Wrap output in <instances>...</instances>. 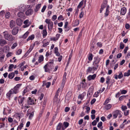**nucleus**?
<instances>
[{"mask_svg": "<svg viewBox=\"0 0 130 130\" xmlns=\"http://www.w3.org/2000/svg\"><path fill=\"white\" fill-rule=\"evenodd\" d=\"M4 37L5 39L8 41H12L15 40V38L11 34L8 33L7 31L3 32Z\"/></svg>", "mask_w": 130, "mask_h": 130, "instance_id": "nucleus-1", "label": "nucleus"}, {"mask_svg": "<svg viewBox=\"0 0 130 130\" xmlns=\"http://www.w3.org/2000/svg\"><path fill=\"white\" fill-rule=\"evenodd\" d=\"M45 22L48 25V28L49 31H51L53 27V24L52 22L50 19H46L45 20Z\"/></svg>", "mask_w": 130, "mask_h": 130, "instance_id": "nucleus-2", "label": "nucleus"}, {"mask_svg": "<svg viewBox=\"0 0 130 130\" xmlns=\"http://www.w3.org/2000/svg\"><path fill=\"white\" fill-rule=\"evenodd\" d=\"M94 59V61L93 65L94 66L93 67H96L97 69L99 67L98 64L100 61L101 59L99 58L98 56H97L95 57Z\"/></svg>", "mask_w": 130, "mask_h": 130, "instance_id": "nucleus-3", "label": "nucleus"}, {"mask_svg": "<svg viewBox=\"0 0 130 130\" xmlns=\"http://www.w3.org/2000/svg\"><path fill=\"white\" fill-rule=\"evenodd\" d=\"M22 85V84H18L16 85L13 89H11L13 93L16 94L19 92V89Z\"/></svg>", "mask_w": 130, "mask_h": 130, "instance_id": "nucleus-4", "label": "nucleus"}, {"mask_svg": "<svg viewBox=\"0 0 130 130\" xmlns=\"http://www.w3.org/2000/svg\"><path fill=\"white\" fill-rule=\"evenodd\" d=\"M121 111L118 110H117L114 111L113 115V118L114 119L116 118L118 115H119V118L122 117V115L121 114Z\"/></svg>", "mask_w": 130, "mask_h": 130, "instance_id": "nucleus-5", "label": "nucleus"}, {"mask_svg": "<svg viewBox=\"0 0 130 130\" xmlns=\"http://www.w3.org/2000/svg\"><path fill=\"white\" fill-rule=\"evenodd\" d=\"M3 113L4 115H7L11 113V110L9 107L7 106L4 108Z\"/></svg>", "mask_w": 130, "mask_h": 130, "instance_id": "nucleus-6", "label": "nucleus"}, {"mask_svg": "<svg viewBox=\"0 0 130 130\" xmlns=\"http://www.w3.org/2000/svg\"><path fill=\"white\" fill-rule=\"evenodd\" d=\"M107 1L106 0L104 1L103 3L101 5V8L100 10V12L101 13L102 11L103 10V9L106 7H107L108 5H107Z\"/></svg>", "mask_w": 130, "mask_h": 130, "instance_id": "nucleus-7", "label": "nucleus"}, {"mask_svg": "<svg viewBox=\"0 0 130 130\" xmlns=\"http://www.w3.org/2000/svg\"><path fill=\"white\" fill-rule=\"evenodd\" d=\"M85 82L86 80L84 79L80 83L82 88L85 89L87 88V85Z\"/></svg>", "mask_w": 130, "mask_h": 130, "instance_id": "nucleus-8", "label": "nucleus"}, {"mask_svg": "<svg viewBox=\"0 0 130 130\" xmlns=\"http://www.w3.org/2000/svg\"><path fill=\"white\" fill-rule=\"evenodd\" d=\"M27 7H28V8H29L30 6V5H27L26 6V5H21L20 6L19 9V10L21 11H25V10L27 8Z\"/></svg>", "mask_w": 130, "mask_h": 130, "instance_id": "nucleus-9", "label": "nucleus"}, {"mask_svg": "<svg viewBox=\"0 0 130 130\" xmlns=\"http://www.w3.org/2000/svg\"><path fill=\"white\" fill-rule=\"evenodd\" d=\"M7 43V41L5 39L1 38L0 39V45L3 46Z\"/></svg>", "mask_w": 130, "mask_h": 130, "instance_id": "nucleus-10", "label": "nucleus"}, {"mask_svg": "<svg viewBox=\"0 0 130 130\" xmlns=\"http://www.w3.org/2000/svg\"><path fill=\"white\" fill-rule=\"evenodd\" d=\"M97 70V68L95 67H93L92 68L91 67H89L86 70V72L87 74L88 73H91L92 70Z\"/></svg>", "mask_w": 130, "mask_h": 130, "instance_id": "nucleus-11", "label": "nucleus"}, {"mask_svg": "<svg viewBox=\"0 0 130 130\" xmlns=\"http://www.w3.org/2000/svg\"><path fill=\"white\" fill-rule=\"evenodd\" d=\"M60 36V34H57L56 36V37H52L51 38V40H53L54 41H56L58 40Z\"/></svg>", "mask_w": 130, "mask_h": 130, "instance_id": "nucleus-12", "label": "nucleus"}, {"mask_svg": "<svg viewBox=\"0 0 130 130\" xmlns=\"http://www.w3.org/2000/svg\"><path fill=\"white\" fill-rule=\"evenodd\" d=\"M127 11V9L125 7L122 8L120 10V14L122 15H124L126 13Z\"/></svg>", "mask_w": 130, "mask_h": 130, "instance_id": "nucleus-13", "label": "nucleus"}, {"mask_svg": "<svg viewBox=\"0 0 130 130\" xmlns=\"http://www.w3.org/2000/svg\"><path fill=\"white\" fill-rule=\"evenodd\" d=\"M19 30V29L17 27H15L12 31V34L14 35H15L18 33Z\"/></svg>", "mask_w": 130, "mask_h": 130, "instance_id": "nucleus-14", "label": "nucleus"}, {"mask_svg": "<svg viewBox=\"0 0 130 130\" xmlns=\"http://www.w3.org/2000/svg\"><path fill=\"white\" fill-rule=\"evenodd\" d=\"M96 76V75L95 74H94L92 75H89L87 79L89 81H90L91 80L94 79Z\"/></svg>", "mask_w": 130, "mask_h": 130, "instance_id": "nucleus-15", "label": "nucleus"}, {"mask_svg": "<svg viewBox=\"0 0 130 130\" xmlns=\"http://www.w3.org/2000/svg\"><path fill=\"white\" fill-rule=\"evenodd\" d=\"M33 10L30 9L27 10L25 12V14L27 15H31L33 13Z\"/></svg>", "mask_w": 130, "mask_h": 130, "instance_id": "nucleus-16", "label": "nucleus"}, {"mask_svg": "<svg viewBox=\"0 0 130 130\" xmlns=\"http://www.w3.org/2000/svg\"><path fill=\"white\" fill-rule=\"evenodd\" d=\"M18 17L20 18L25 19V15L23 12H19L17 14Z\"/></svg>", "mask_w": 130, "mask_h": 130, "instance_id": "nucleus-17", "label": "nucleus"}, {"mask_svg": "<svg viewBox=\"0 0 130 130\" xmlns=\"http://www.w3.org/2000/svg\"><path fill=\"white\" fill-rule=\"evenodd\" d=\"M38 41H36L34 43L33 46H30V48L29 49L27 52V53H29L32 50L34 46H35V45L36 44L37 45L38 44Z\"/></svg>", "mask_w": 130, "mask_h": 130, "instance_id": "nucleus-18", "label": "nucleus"}, {"mask_svg": "<svg viewBox=\"0 0 130 130\" xmlns=\"http://www.w3.org/2000/svg\"><path fill=\"white\" fill-rule=\"evenodd\" d=\"M28 22L29 20H26L24 21V23L25 25L23 26L24 28L27 27L29 26L30 24H29Z\"/></svg>", "mask_w": 130, "mask_h": 130, "instance_id": "nucleus-19", "label": "nucleus"}, {"mask_svg": "<svg viewBox=\"0 0 130 130\" xmlns=\"http://www.w3.org/2000/svg\"><path fill=\"white\" fill-rule=\"evenodd\" d=\"M49 64H46L44 67V68L45 70V72H48L50 71V70L48 68V67H50Z\"/></svg>", "mask_w": 130, "mask_h": 130, "instance_id": "nucleus-20", "label": "nucleus"}, {"mask_svg": "<svg viewBox=\"0 0 130 130\" xmlns=\"http://www.w3.org/2000/svg\"><path fill=\"white\" fill-rule=\"evenodd\" d=\"M29 34V32L27 31L23 35L19 37L20 38L25 39L27 37Z\"/></svg>", "mask_w": 130, "mask_h": 130, "instance_id": "nucleus-21", "label": "nucleus"}, {"mask_svg": "<svg viewBox=\"0 0 130 130\" xmlns=\"http://www.w3.org/2000/svg\"><path fill=\"white\" fill-rule=\"evenodd\" d=\"M41 4H39L37 5L36 6V8L34 9V10L35 12H37L40 9V8L41 7Z\"/></svg>", "mask_w": 130, "mask_h": 130, "instance_id": "nucleus-22", "label": "nucleus"}, {"mask_svg": "<svg viewBox=\"0 0 130 130\" xmlns=\"http://www.w3.org/2000/svg\"><path fill=\"white\" fill-rule=\"evenodd\" d=\"M29 99L28 101V104L32 105L34 104V101L31 99V98L29 97Z\"/></svg>", "mask_w": 130, "mask_h": 130, "instance_id": "nucleus-23", "label": "nucleus"}, {"mask_svg": "<svg viewBox=\"0 0 130 130\" xmlns=\"http://www.w3.org/2000/svg\"><path fill=\"white\" fill-rule=\"evenodd\" d=\"M24 100V98H21V96H19L18 98V102L20 104H22L23 101Z\"/></svg>", "mask_w": 130, "mask_h": 130, "instance_id": "nucleus-24", "label": "nucleus"}, {"mask_svg": "<svg viewBox=\"0 0 130 130\" xmlns=\"http://www.w3.org/2000/svg\"><path fill=\"white\" fill-rule=\"evenodd\" d=\"M109 5L107 6L106 9V11L105 13V16H104L105 17H107L109 13Z\"/></svg>", "mask_w": 130, "mask_h": 130, "instance_id": "nucleus-25", "label": "nucleus"}, {"mask_svg": "<svg viewBox=\"0 0 130 130\" xmlns=\"http://www.w3.org/2000/svg\"><path fill=\"white\" fill-rule=\"evenodd\" d=\"M10 26L11 28H13L15 26V22L12 20H11L10 22Z\"/></svg>", "mask_w": 130, "mask_h": 130, "instance_id": "nucleus-26", "label": "nucleus"}, {"mask_svg": "<svg viewBox=\"0 0 130 130\" xmlns=\"http://www.w3.org/2000/svg\"><path fill=\"white\" fill-rule=\"evenodd\" d=\"M58 49L57 47H55V48L54 52L57 56H59L60 54L58 52Z\"/></svg>", "mask_w": 130, "mask_h": 130, "instance_id": "nucleus-27", "label": "nucleus"}, {"mask_svg": "<svg viewBox=\"0 0 130 130\" xmlns=\"http://www.w3.org/2000/svg\"><path fill=\"white\" fill-rule=\"evenodd\" d=\"M16 23L18 25L20 26L22 24V21L21 19H18L16 20Z\"/></svg>", "mask_w": 130, "mask_h": 130, "instance_id": "nucleus-28", "label": "nucleus"}, {"mask_svg": "<svg viewBox=\"0 0 130 130\" xmlns=\"http://www.w3.org/2000/svg\"><path fill=\"white\" fill-rule=\"evenodd\" d=\"M35 38V36L34 35H32L29 36L27 39V41H29L30 40H33Z\"/></svg>", "mask_w": 130, "mask_h": 130, "instance_id": "nucleus-29", "label": "nucleus"}, {"mask_svg": "<svg viewBox=\"0 0 130 130\" xmlns=\"http://www.w3.org/2000/svg\"><path fill=\"white\" fill-rule=\"evenodd\" d=\"M85 95V93L84 92L79 94L78 96L79 99H80L81 100H82L84 98V95Z\"/></svg>", "mask_w": 130, "mask_h": 130, "instance_id": "nucleus-30", "label": "nucleus"}, {"mask_svg": "<svg viewBox=\"0 0 130 130\" xmlns=\"http://www.w3.org/2000/svg\"><path fill=\"white\" fill-rule=\"evenodd\" d=\"M111 107V105L110 104H109L106 105L104 107V108L107 110H108L110 109Z\"/></svg>", "mask_w": 130, "mask_h": 130, "instance_id": "nucleus-31", "label": "nucleus"}, {"mask_svg": "<svg viewBox=\"0 0 130 130\" xmlns=\"http://www.w3.org/2000/svg\"><path fill=\"white\" fill-rule=\"evenodd\" d=\"M67 75V73L65 72L63 75V77L62 79V84H64L66 80V76Z\"/></svg>", "mask_w": 130, "mask_h": 130, "instance_id": "nucleus-32", "label": "nucleus"}, {"mask_svg": "<svg viewBox=\"0 0 130 130\" xmlns=\"http://www.w3.org/2000/svg\"><path fill=\"white\" fill-rule=\"evenodd\" d=\"M12 90H11L7 93L6 95L7 97L9 98L11 96V95L13 94V93L12 92Z\"/></svg>", "mask_w": 130, "mask_h": 130, "instance_id": "nucleus-33", "label": "nucleus"}, {"mask_svg": "<svg viewBox=\"0 0 130 130\" xmlns=\"http://www.w3.org/2000/svg\"><path fill=\"white\" fill-rule=\"evenodd\" d=\"M62 125V124L61 123H59L57 126L56 130H60Z\"/></svg>", "mask_w": 130, "mask_h": 130, "instance_id": "nucleus-34", "label": "nucleus"}, {"mask_svg": "<svg viewBox=\"0 0 130 130\" xmlns=\"http://www.w3.org/2000/svg\"><path fill=\"white\" fill-rule=\"evenodd\" d=\"M14 76V73H12L9 74L8 77L10 79H12L13 78Z\"/></svg>", "mask_w": 130, "mask_h": 130, "instance_id": "nucleus-35", "label": "nucleus"}, {"mask_svg": "<svg viewBox=\"0 0 130 130\" xmlns=\"http://www.w3.org/2000/svg\"><path fill=\"white\" fill-rule=\"evenodd\" d=\"M130 75V70H128L126 72L124 73V76H128Z\"/></svg>", "mask_w": 130, "mask_h": 130, "instance_id": "nucleus-36", "label": "nucleus"}, {"mask_svg": "<svg viewBox=\"0 0 130 130\" xmlns=\"http://www.w3.org/2000/svg\"><path fill=\"white\" fill-rule=\"evenodd\" d=\"M93 55L91 53H89L88 55V59L89 61H91L93 58Z\"/></svg>", "mask_w": 130, "mask_h": 130, "instance_id": "nucleus-37", "label": "nucleus"}, {"mask_svg": "<svg viewBox=\"0 0 130 130\" xmlns=\"http://www.w3.org/2000/svg\"><path fill=\"white\" fill-rule=\"evenodd\" d=\"M42 34L43 38H45L47 34V33L46 29H44L43 30Z\"/></svg>", "mask_w": 130, "mask_h": 130, "instance_id": "nucleus-38", "label": "nucleus"}, {"mask_svg": "<svg viewBox=\"0 0 130 130\" xmlns=\"http://www.w3.org/2000/svg\"><path fill=\"white\" fill-rule=\"evenodd\" d=\"M14 66V65L13 64H10L9 67V69L8 71H10L12 70V68Z\"/></svg>", "mask_w": 130, "mask_h": 130, "instance_id": "nucleus-39", "label": "nucleus"}, {"mask_svg": "<svg viewBox=\"0 0 130 130\" xmlns=\"http://www.w3.org/2000/svg\"><path fill=\"white\" fill-rule=\"evenodd\" d=\"M102 122L101 121H100L98 123L97 125V127L98 128H100L101 129H102L103 127H101L102 126Z\"/></svg>", "mask_w": 130, "mask_h": 130, "instance_id": "nucleus-40", "label": "nucleus"}, {"mask_svg": "<svg viewBox=\"0 0 130 130\" xmlns=\"http://www.w3.org/2000/svg\"><path fill=\"white\" fill-rule=\"evenodd\" d=\"M79 21L78 20H76L75 21L74 24L73 25L74 26H77L79 24Z\"/></svg>", "mask_w": 130, "mask_h": 130, "instance_id": "nucleus-41", "label": "nucleus"}, {"mask_svg": "<svg viewBox=\"0 0 130 130\" xmlns=\"http://www.w3.org/2000/svg\"><path fill=\"white\" fill-rule=\"evenodd\" d=\"M110 80V79L109 78V76H107L106 78V83L108 85L109 84V82Z\"/></svg>", "mask_w": 130, "mask_h": 130, "instance_id": "nucleus-42", "label": "nucleus"}, {"mask_svg": "<svg viewBox=\"0 0 130 130\" xmlns=\"http://www.w3.org/2000/svg\"><path fill=\"white\" fill-rule=\"evenodd\" d=\"M124 47V45L122 42H121L120 43V49H123Z\"/></svg>", "mask_w": 130, "mask_h": 130, "instance_id": "nucleus-43", "label": "nucleus"}, {"mask_svg": "<svg viewBox=\"0 0 130 130\" xmlns=\"http://www.w3.org/2000/svg\"><path fill=\"white\" fill-rule=\"evenodd\" d=\"M110 99L109 98H108L105 101L104 103H103L104 105H106L110 101Z\"/></svg>", "mask_w": 130, "mask_h": 130, "instance_id": "nucleus-44", "label": "nucleus"}, {"mask_svg": "<svg viewBox=\"0 0 130 130\" xmlns=\"http://www.w3.org/2000/svg\"><path fill=\"white\" fill-rule=\"evenodd\" d=\"M22 50L21 49L18 50L16 52V54L17 55H19L22 52Z\"/></svg>", "mask_w": 130, "mask_h": 130, "instance_id": "nucleus-45", "label": "nucleus"}, {"mask_svg": "<svg viewBox=\"0 0 130 130\" xmlns=\"http://www.w3.org/2000/svg\"><path fill=\"white\" fill-rule=\"evenodd\" d=\"M99 93H100V91H98L97 92H95L93 95V97H97L99 95Z\"/></svg>", "mask_w": 130, "mask_h": 130, "instance_id": "nucleus-46", "label": "nucleus"}, {"mask_svg": "<svg viewBox=\"0 0 130 130\" xmlns=\"http://www.w3.org/2000/svg\"><path fill=\"white\" fill-rule=\"evenodd\" d=\"M63 125L64 126V127L66 128L69 126V123L66 122H64L63 123Z\"/></svg>", "mask_w": 130, "mask_h": 130, "instance_id": "nucleus-47", "label": "nucleus"}, {"mask_svg": "<svg viewBox=\"0 0 130 130\" xmlns=\"http://www.w3.org/2000/svg\"><path fill=\"white\" fill-rule=\"evenodd\" d=\"M43 60V56H41L39 57L38 59V61L39 63L41 62Z\"/></svg>", "mask_w": 130, "mask_h": 130, "instance_id": "nucleus-48", "label": "nucleus"}, {"mask_svg": "<svg viewBox=\"0 0 130 130\" xmlns=\"http://www.w3.org/2000/svg\"><path fill=\"white\" fill-rule=\"evenodd\" d=\"M123 76V75L122 73V72H120L119 73V74L118 75V78L120 79Z\"/></svg>", "mask_w": 130, "mask_h": 130, "instance_id": "nucleus-49", "label": "nucleus"}, {"mask_svg": "<svg viewBox=\"0 0 130 130\" xmlns=\"http://www.w3.org/2000/svg\"><path fill=\"white\" fill-rule=\"evenodd\" d=\"M83 1H81L79 4L77 6L78 8H80L83 5Z\"/></svg>", "mask_w": 130, "mask_h": 130, "instance_id": "nucleus-50", "label": "nucleus"}, {"mask_svg": "<svg viewBox=\"0 0 130 130\" xmlns=\"http://www.w3.org/2000/svg\"><path fill=\"white\" fill-rule=\"evenodd\" d=\"M4 49L5 50H6V51H8L9 50V46L8 45H6L4 47Z\"/></svg>", "mask_w": 130, "mask_h": 130, "instance_id": "nucleus-51", "label": "nucleus"}, {"mask_svg": "<svg viewBox=\"0 0 130 130\" xmlns=\"http://www.w3.org/2000/svg\"><path fill=\"white\" fill-rule=\"evenodd\" d=\"M18 44L17 43H13L12 47L11 48L12 49H14L17 45Z\"/></svg>", "mask_w": 130, "mask_h": 130, "instance_id": "nucleus-52", "label": "nucleus"}, {"mask_svg": "<svg viewBox=\"0 0 130 130\" xmlns=\"http://www.w3.org/2000/svg\"><path fill=\"white\" fill-rule=\"evenodd\" d=\"M58 19L59 20L63 21L64 20V19L63 18L62 15H60L58 17Z\"/></svg>", "mask_w": 130, "mask_h": 130, "instance_id": "nucleus-53", "label": "nucleus"}, {"mask_svg": "<svg viewBox=\"0 0 130 130\" xmlns=\"http://www.w3.org/2000/svg\"><path fill=\"white\" fill-rule=\"evenodd\" d=\"M34 115V113L33 112H32L31 113H30V115L29 116V119H31L33 117Z\"/></svg>", "mask_w": 130, "mask_h": 130, "instance_id": "nucleus-54", "label": "nucleus"}, {"mask_svg": "<svg viewBox=\"0 0 130 130\" xmlns=\"http://www.w3.org/2000/svg\"><path fill=\"white\" fill-rule=\"evenodd\" d=\"M121 109L123 111H125V110L127 109V106H125L123 105L121 106Z\"/></svg>", "mask_w": 130, "mask_h": 130, "instance_id": "nucleus-55", "label": "nucleus"}, {"mask_svg": "<svg viewBox=\"0 0 130 130\" xmlns=\"http://www.w3.org/2000/svg\"><path fill=\"white\" fill-rule=\"evenodd\" d=\"M126 97L125 95H122L119 98V100L120 101H121L123 100V99Z\"/></svg>", "mask_w": 130, "mask_h": 130, "instance_id": "nucleus-56", "label": "nucleus"}, {"mask_svg": "<svg viewBox=\"0 0 130 130\" xmlns=\"http://www.w3.org/2000/svg\"><path fill=\"white\" fill-rule=\"evenodd\" d=\"M10 15V13L9 12H7L5 16L6 18H8Z\"/></svg>", "mask_w": 130, "mask_h": 130, "instance_id": "nucleus-57", "label": "nucleus"}, {"mask_svg": "<svg viewBox=\"0 0 130 130\" xmlns=\"http://www.w3.org/2000/svg\"><path fill=\"white\" fill-rule=\"evenodd\" d=\"M97 45L98 47H101L102 46V44L101 42H98L97 43Z\"/></svg>", "mask_w": 130, "mask_h": 130, "instance_id": "nucleus-58", "label": "nucleus"}, {"mask_svg": "<svg viewBox=\"0 0 130 130\" xmlns=\"http://www.w3.org/2000/svg\"><path fill=\"white\" fill-rule=\"evenodd\" d=\"M49 44V42H47L46 43H43V46L44 47H46L47 45H48Z\"/></svg>", "mask_w": 130, "mask_h": 130, "instance_id": "nucleus-59", "label": "nucleus"}, {"mask_svg": "<svg viewBox=\"0 0 130 130\" xmlns=\"http://www.w3.org/2000/svg\"><path fill=\"white\" fill-rule=\"evenodd\" d=\"M46 5H44L43 7L42 8V9L41 11L42 12H44V11H45V10L46 8Z\"/></svg>", "mask_w": 130, "mask_h": 130, "instance_id": "nucleus-60", "label": "nucleus"}, {"mask_svg": "<svg viewBox=\"0 0 130 130\" xmlns=\"http://www.w3.org/2000/svg\"><path fill=\"white\" fill-rule=\"evenodd\" d=\"M45 85L46 88H48L51 85V83L50 82H48L46 83Z\"/></svg>", "mask_w": 130, "mask_h": 130, "instance_id": "nucleus-61", "label": "nucleus"}, {"mask_svg": "<svg viewBox=\"0 0 130 130\" xmlns=\"http://www.w3.org/2000/svg\"><path fill=\"white\" fill-rule=\"evenodd\" d=\"M14 79L15 81H18L21 79V78L19 77H16L14 78Z\"/></svg>", "mask_w": 130, "mask_h": 130, "instance_id": "nucleus-62", "label": "nucleus"}, {"mask_svg": "<svg viewBox=\"0 0 130 130\" xmlns=\"http://www.w3.org/2000/svg\"><path fill=\"white\" fill-rule=\"evenodd\" d=\"M129 113V111L127 110V111H124V115L125 116H127L128 115Z\"/></svg>", "mask_w": 130, "mask_h": 130, "instance_id": "nucleus-63", "label": "nucleus"}, {"mask_svg": "<svg viewBox=\"0 0 130 130\" xmlns=\"http://www.w3.org/2000/svg\"><path fill=\"white\" fill-rule=\"evenodd\" d=\"M86 112L87 113H88L90 110V108L89 107L87 106H86Z\"/></svg>", "mask_w": 130, "mask_h": 130, "instance_id": "nucleus-64", "label": "nucleus"}]
</instances>
